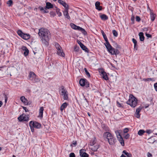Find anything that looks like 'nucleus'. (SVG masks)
<instances>
[{
  "mask_svg": "<svg viewBox=\"0 0 157 157\" xmlns=\"http://www.w3.org/2000/svg\"><path fill=\"white\" fill-rule=\"evenodd\" d=\"M68 104L66 102H65L62 104L60 107V110L62 111L65 108H66Z\"/></svg>",
  "mask_w": 157,
  "mask_h": 157,
  "instance_id": "30",
  "label": "nucleus"
},
{
  "mask_svg": "<svg viewBox=\"0 0 157 157\" xmlns=\"http://www.w3.org/2000/svg\"><path fill=\"white\" fill-rule=\"evenodd\" d=\"M152 131L150 129L147 130L145 132L148 133V134H150L152 132Z\"/></svg>",
  "mask_w": 157,
  "mask_h": 157,
  "instance_id": "49",
  "label": "nucleus"
},
{
  "mask_svg": "<svg viewBox=\"0 0 157 157\" xmlns=\"http://www.w3.org/2000/svg\"><path fill=\"white\" fill-rule=\"evenodd\" d=\"M128 131V129L127 128H126L124 129L123 132L124 133H127Z\"/></svg>",
  "mask_w": 157,
  "mask_h": 157,
  "instance_id": "53",
  "label": "nucleus"
},
{
  "mask_svg": "<svg viewBox=\"0 0 157 157\" xmlns=\"http://www.w3.org/2000/svg\"><path fill=\"white\" fill-rule=\"evenodd\" d=\"M38 34L41 37L42 42L46 45H48V41L51 38V34L47 29H40L39 30Z\"/></svg>",
  "mask_w": 157,
  "mask_h": 157,
  "instance_id": "1",
  "label": "nucleus"
},
{
  "mask_svg": "<svg viewBox=\"0 0 157 157\" xmlns=\"http://www.w3.org/2000/svg\"><path fill=\"white\" fill-rule=\"evenodd\" d=\"M132 41L133 42V43L134 44H136L137 42V41L136 39H135L134 38H132Z\"/></svg>",
  "mask_w": 157,
  "mask_h": 157,
  "instance_id": "55",
  "label": "nucleus"
},
{
  "mask_svg": "<svg viewBox=\"0 0 157 157\" xmlns=\"http://www.w3.org/2000/svg\"><path fill=\"white\" fill-rule=\"evenodd\" d=\"M23 109L25 110V112H27L29 111L28 109H27L26 107H23Z\"/></svg>",
  "mask_w": 157,
  "mask_h": 157,
  "instance_id": "59",
  "label": "nucleus"
},
{
  "mask_svg": "<svg viewBox=\"0 0 157 157\" xmlns=\"http://www.w3.org/2000/svg\"><path fill=\"white\" fill-rule=\"evenodd\" d=\"M139 36L140 41H144V33L142 32H140L139 34Z\"/></svg>",
  "mask_w": 157,
  "mask_h": 157,
  "instance_id": "25",
  "label": "nucleus"
},
{
  "mask_svg": "<svg viewBox=\"0 0 157 157\" xmlns=\"http://www.w3.org/2000/svg\"><path fill=\"white\" fill-rule=\"evenodd\" d=\"M38 9H39L42 12H43L45 9L43 7H42L40 6H39Z\"/></svg>",
  "mask_w": 157,
  "mask_h": 157,
  "instance_id": "44",
  "label": "nucleus"
},
{
  "mask_svg": "<svg viewBox=\"0 0 157 157\" xmlns=\"http://www.w3.org/2000/svg\"><path fill=\"white\" fill-rule=\"evenodd\" d=\"M29 125L30 127L31 132H34V127H33V126H32V125L31 124H30L29 123Z\"/></svg>",
  "mask_w": 157,
  "mask_h": 157,
  "instance_id": "47",
  "label": "nucleus"
},
{
  "mask_svg": "<svg viewBox=\"0 0 157 157\" xmlns=\"http://www.w3.org/2000/svg\"><path fill=\"white\" fill-rule=\"evenodd\" d=\"M50 15L52 16L53 17H54L56 15V14L53 11H51L50 13Z\"/></svg>",
  "mask_w": 157,
  "mask_h": 157,
  "instance_id": "51",
  "label": "nucleus"
},
{
  "mask_svg": "<svg viewBox=\"0 0 157 157\" xmlns=\"http://www.w3.org/2000/svg\"><path fill=\"white\" fill-rule=\"evenodd\" d=\"M99 73L101 74V75L102 74H103L105 72L104 71V70L102 68H100L99 69Z\"/></svg>",
  "mask_w": 157,
  "mask_h": 157,
  "instance_id": "43",
  "label": "nucleus"
},
{
  "mask_svg": "<svg viewBox=\"0 0 157 157\" xmlns=\"http://www.w3.org/2000/svg\"><path fill=\"white\" fill-rule=\"evenodd\" d=\"M100 3L99 2H97L95 3L96 9L100 11L102 10V7L100 6Z\"/></svg>",
  "mask_w": 157,
  "mask_h": 157,
  "instance_id": "22",
  "label": "nucleus"
},
{
  "mask_svg": "<svg viewBox=\"0 0 157 157\" xmlns=\"http://www.w3.org/2000/svg\"><path fill=\"white\" fill-rule=\"evenodd\" d=\"M96 140L95 139H92L90 142L89 144L90 146H92L96 144Z\"/></svg>",
  "mask_w": 157,
  "mask_h": 157,
  "instance_id": "28",
  "label": "nucleus"
},
{
  "mask_svg": "<svg viewBox=\"0 0 157 157\" xmlns=\"http://www.w3.org/2000/svg\"><path fill=\"white\" fill-rule=\"evenodd\" d=\"M75 29L81 31L82 33L84 35H86L87 34V32L84 29L79 26H76V29Z\"/></svg>",
  "mask_w": 157,
  "mask_h": 157,
  "instance_id": "14",
  "label": "nucleus"
},
{
  "mask_svg": "<svg viewBox=\"0 0 157 157\" xmlns=\"http://www.w3.org/2000/svg\"><path fill=\"white\" fill-rule=\"evenodd\" d=\"M55 46L57 50L58 55L63 57H64V54L63 52L61 47L59 44L57 43L56 42L55 43Z\"/></svg>",
  "mask_w": 157,
  "mask_h": 157,
  "instance_id": "7",
  "label": "nucleus"
},
{
  "mask_svg": "<svg viewBox=\"0 0 157 157\" xmlns=\"http://www.w3.org/2000/svg\"><path fill=\"white\" fill-rule=\"evenodd\" d=\"M92 90H94V92H98V90L97 89H92Z\"/></svg>",
  "mask_w": 157,
  "mask_h": 157,
  "instance_id": "64",
  "label": "nucleus"
},
{
  "mask_svg": "<svg viewBox=\"0 0 157 157\" xmlns=\"http://www.w3.org/2000/svg\"><path fill=\"white\" fill-rule=\"evenodd\" d=\"M69 157H75V153L73 152L70 153L69 154Z\"/></svg>",
  "mask_w": 157,
  "mask_h": 157,
  "instance_id": "48",
  "label": "nucleus"
},
{
  "mask_svg": "<svg viewBox=\"0 0 157 157\" xmlns=\"http://www.w3.org/2000/svg\"><path fill=\"white\" fill-rule=\"evenodd\" d=\"M113 62L115 64H117V61L115 60L114 59H113Z\"/></svg>",
  "mask_w": 157,
  "mask_h": 157,
  "instance_id": "63",
  "label": "nucleus"
},
{
  "mask_svg": "<svg viewBox=\"0 0 157 157\" xmlns=\"http://www.w3.org/2000/svg\"><path fill=\"white\" fill-rule=\"evenodd\" d=\"M100 17L101 19L103 20H106L108 19V16L105 14H103L101 15L100 16Z\"/></svg>",
  "mask_w": 157,
  "mask_h": 157,
  "instance_id": "32",
  "label": "nucleus"
},
{
  "mask_svg": "<svg viewBox=\"0 0 157 157\" xmlns=\"http://www.w3.org/2000/svg\"><path fill=\"white\" fill-rule=\"evenodd\" d=\"M29 117L28 115L23 114L18 117V119L20 122L26 121H29Z\"/></svg>",
  "mask_w": 157,
  "mask_h": 157,
  "instance_id": "10",
  "label": "nucleus"
},
{
  "mask_svg": "<svg viewBox=\"0 0 157 157\" xmlns=\"http://www.w3.org/2000/svg\"><path fill=\"white\" fill-rule=\"evenodd\" d=\"M101 33L105 41V43L104 44L105 45L108 51L110 53L113 55L114 54L116 55H117L119 54L120 53V52L117 49H115L113 48L112 46L110 44L108 41L107 38L103 31L101 30Z\"/></svg>",
  "mask_w": 157,
  "mask_h": 157,
  "instance_id": "2",
  "label": "nucleus"
},
{
  "mask_svg": "<svg viewBox=\"0 0 157 157\" xmlns=\"http://www.w3.org/2000/svg\"><path fill=\"white\" fill-rule=\"evenodd\" d=\"M147 157H152V155L151 153L148 152L147 153Z\"/></svg>",
  "mask_w": 157,
  "mask_h": 157,
  "instance_id": "57",
  "label": "nucleus"
},
{
  "mask_svg": "<svg viewBox=\"0 0 157 157\" xmlns=\"http://www.w3.org/2000/svg\"><path fill=\"white\" fill-rule=\"evenodd\" d=\"M143 108L141 106H140L139 108H137L136 109V117L138 118H139L140 117V112L141 110Z\"/></svg>",
  "mask_w": 157,
  "mask_h": 157,
  "instance_id": "16",
  "label": "nucleus"
},
{
  "mask_svg": "<svg viewBox=\"0 0 157 157\" xmlns=\"http://www.w3.org/2000/svg\"><path fill=\"white\" fill-rule=\"evenodd\" d=\"M154 87L155 91L157 92V82L154 84Z\"/></svg>",
  "mask_w": 157,
  "mask_h": 157,
  "instance_id": "54",
  "label": "nucleus"
},
{
  "mask_svg": "<svg viewBox=\"0 0 157 157\" xmlns=\"http://www.w3.org/2000/svg\"><path fill=\"white\" fill-rule=\"evenodd\" d=\"M17 33L19 36L24 40H27L30 38V35L29 34L24 33L20 30H18Z\"/></svg>",
  "mask_w": 157,
  "mask_h": 157,
  "instance_id": "6",
  "label": "nucleus"
},
{
  "mask_svg": "<svg viewBox=\"0 0 157 157\" xmlns=\"http://www.w3.org/2000/svg\"><path fill=\"white\" fill-rule=\"evenodd\" d=\"M102 128L105 131L108 132L109 131L110 129L109 127L105 124H102L101 125Z\"/></svg>",
  "mask_w": 157,
  "mask_h": 157,
  "instance_id": "27",
  "label": "nucleus"
},
{
  "mask_svg": "<svg viewBox=\"0 0 157 157\" xmlns=\"http://www.w3.org/2000/svg\"><path fill=\"white\" fill-rule=\"evenodd\" d=\"M120 131V130H118L116 131L115 132L117 138H118V137H120L121 136V133Z\"/></svg>",
  "mask_w": 157,
  "mask_h": 157,
  "instance_id": "35",
  "label": "nucleus"
},
{
  "mask_svg": "<svg viewBox=\"0 0 157 157\" xmlns=\"http://www.w3.org/2000/svg\"><path fill=\"white\" fill-rule=\"evenodd\" d=\"M68 10L69 9H66L63 11V14L65 17L68 19H69L70 17L68 13Z\"/></svg>",
  "mask_w": 157,
  "mask_h": 157,
  "instance_id": "19",
  "label": "nucleus"
},
{
  "mask_svg": "<svg viewBox=\"0 0 157 157\" xmlns=\"http://www.w3.org/2000/svg\"><path fill=\"white\" fill-rule=\"evenodd\" d=\"M58 3L60 5H62L66 9H69V6L64 1L62 0H58Z\"/></svg>",
  "mask_w": 157,
  "mask_h": 157,
  "instance_id": "12",
  "label": "nucleus"
},
{
  "mask_svg": "<svg viewBox=\"0 0 157 157\" xmlns=\"http://www.w3.org/2000/svg\"><path fill=\"white\" fill-rule=\"evenodd\" d=\"M145 132V131L144 130L140 129L138 132V134L140 136H142Z\"/></svg>",
  "mask_w": 157,
  "mask_h": 157,
  "instance_id": "36",
  "label": "nucleus"
},
{
  "mask_svg": "<svg viewBox=\"0 0 157 157\" xmlns=\"http://www.w3.org/2000/svg\"><path fill=\"white\" fill-rule=\"evenodd\" d=\"M4 96V98L5 99V102L6 103L8 99V96L5 93H4L3 94Z\"/></svg>",
  "mask_w": 157,
  "mask_h": 157,
  "instance_id": "45",
  "label": "nucleus"
},
{
  "mask_svg": "<svg viewBox=\"0 0 157 157\" xmlns=\"http://www.w3.org/2000/svg\"><path fill=\"white\" fill-rule=\"evenodd\" d=\"M21 49L25 51L24 54L25 56H26L28 54L29 51L26 47L23 46L22 47Z\"/></svg>",
  "mask_w": 157,
  "mask_h": 157,
  "instance_id": "20",
  "label": "nucleus"
},
{
  "mask_svg": "<svg viewBox=\"0 0 157 157\" xmlns=\"http://www.w3.org/2000/svg\"><path fill=\"white\" fill-rule=\"evenodd\" d=\"M103 137L106 139L105 140L108 142L110 145H113L117 141L116 138L109 132H104Z\"/></svg>",
  "mask_w": 157,
  "mask_h": 157,
  "instance_id": "3",
  "label": "nucleus"
},
{
  "mask_svg": "<svg viewBox=\"0 0 157 157\" xmlns=\"http://www.w3.org/2000/svg\"><path fill=\"white\" fill-rule=\"evenodd\" d=\"M83 151L84 150L83 149L80 150L79 151L80 155L81 157H89L88 154Z\"/></svg>",
  "mask_w": 157,
  "mask_h": 157,
  "instance_id": "15",
  "label": "nucleus"
},
{
  "mask_svg": "<svg viewBox=\"0 0 157 157\" xmlns=\"http://www.w3.org/2000/svg\"><path fill=\"white\" fill-rule=\"evenodd\" d=\"M155 136H152L149 138L147 140L148 142L150 143L153 144L155 141V139L154 138Z\"/></svg>",
  "mask_w": 157,
  "mask_h": 157,
  "instance_id": "26",
  "label": "nucleus"
},
{
  "mask_svg": "<svg viewBox=\"0 0 157 157\" xmlns=\"http://www.w3.org/2000/svg\"><path fill=\"white\" fill-rule=\"evenodd\" d=\"M117 104L118 105V107H121V104L118 101H117Z\"/></svg>",
  "mask_w": 157,
  "mask_h": 157,
  "instance_id": "61",
  "label": "nucleus"
},
{
  "mask_svg": "<svg viewBox=\"0 0 157 157\" xmlns=\"http://www.w3.org/2000/svg\"><path fill=\"white\" fill-rule=\"evenodd\" d=\"M130 137V135L129 134H127L124 136L125 139H128Z\"/></svg>",
  "mask_w": 157,
  "mask_h": 157,
  "instance_id": "52",
  "label": "nucleus"
},
{
  "mask_svg": "<svg viewBox=\"0 0 157 157\" xmlns=\"http://www.w3.org/2000/svg\"><path fill=\"white\" fill-rule=\"evenodd\" d=\"M143 31H146V32L148 31V29L147 28H144L143 29Z\"/></svg>",
  "mask_w": 157,
  "mask_h": 157,
  "instance_id": "60",
  "label": "nucleus"
},
{
  "mask_svg": "<svg viewBox=\"0 0 157 157\" xmlns=\"http://www.w3.org/2000/svg\"><path fill=\"white\" fill-rule=\"evenodd\" d=\"M134 18H135L134 16L133 15L131 17V20L133 24L134 23Z\"/></svg>",
  "mask_w": 157,
  "mask_h": 157,
  "instance_id": "58",
  "label": "nucleus"
},
{
  "mask_svg": "<svg viewBox=\"0 0 157 157\" xmlns=\"http://www.w3.org/2000/svg\"><path fill=\"white\" fill-rule=\"evenodd\" d=\"M84 71L86 73V75L88 78H90V73L88 72V71H87V69L86 68H84Z\"/></svg>",
  "mask_w": 157,
  "mask_h": 157,
  "instance_id": "39",
  "label": "nucleus"
},
{
  "mask_svg": "<svg viewBox=\"0 0 157 157\" xmlns=\"http://www.w3.org/2000/svg\"><path fill=\"white\" fill-rule=\"evenodd\" d=\"M154 78H144L143 79V80L145 81H154L155 80L153 79Z\"/></svg>",
  "mask_w": 157,
  "mask_h": 157,
  "instance_id": "38",
  "label": "nucleus"
},
{
  "mask_svg": "<svg viewBox=\"0 0 157 157\" xmlns=\"http://www.w3.org/2000/svg\"><path fill=\"white\" fill-rule=\"evenodd\" d=\"M39 117L41 118H42L43 117V113L44 111V108L43 107L40 108L39 110Z\"/></svg>",
  "mask_w": 157,
  "mask_h": 157,
  "instance_id": "24",
  "label": "nucleus"
},
{
  "mask_svg": "<svg viewBox=\"0 0 157 157\" xmlns=\"http://www.w3.org/2000/svg\"><path fill=\"white\" fill-rule=\"evenodd\" d=\"M78 43L79 44L82 50H84L85 52H87L88 49L82 43L79 41L78 42Z\"/></svg>",
  "mask_w": 157,
  "mask_h": 157,
  "instance_id": "21",
  "label": "nucleus"
},
{
  "mask_svg": "<svg viewBox=\"0 0 157 157\" xmlns=\"http://www.w3.org/2000/svg\"><path fill=\"white\" fill-rule=\"evenodd\" d=\"M102 77L105 80H107L109 79V78L107 75L106 73L105 72L104 73L101 75Z\"/></svg>",
  "mask_w": 157,
  "mask_h": 157,
  "instance_id": "33",
  "label": "nucleus"
},
{
  "mask_svg": "<svg viewBox=\"0 0 157 157\" xmlns=\"http://www.w3.org/2000/svg\"><path fill=\"white\" fill-rule=\"evenodd\" d=\"M79 49V48L78 47L75 46L74 47V50L75 51H78Z\"/></svg>",
  "mask_w": 157,
  "mask_h": 157,
  "instance_id": "56",
  "label": "nucleus"
},
{
  "mask_svg": "<svg viewBox=\"0 0 157 157\" xmlns=\"http://www.w3.org/2000/svg\"><path fill=\"white\" fill-rule=\"evenodd\" d=\"M136 21L138 22H139L141 20V19H140V17L139 16H136Z\"/></svg>",
  "mask_w": 157,
  "mask_h": 157,
  "instance_id": "46",
  "label": "nucleus"
},
{
  "mask_svg": "<svg viewBox=\"0 0 157 157\" xmlns=\"http://www.w3.org/2000/svg\"><path fill=\"white\" fill-rule=\"evenodd\" d=\"M56 9H55L56 10V13L58 16L60 17L62 16V14L61 12H60V10L59 8H58L56 7H55Z\"/></svg>",
  "mask_w": 157,
  "mask_h": 157,
  "instance_id": "31",
  "label": "nucleus"
},
{
  "mask_svg": "<svg viewBox=\"0 0 157 157\" xmlns=\"http://www.w3.org/2000/svg\"><path fill=\"white\" fill-rule=\"evenodd\" d=\"M77 144V141L76 140L73 141L72 144H71L70 146L71 147H75Z\"/></svg>",
  "mask_w": 157,
  "mask_h": 157,
  "instance_id": "34",
  "label": "nucleus"
},
{
  "mask_svg": "<svg viewBox=\"0 0 157 157\" xmlns=\"http://www.w3.org/2000/svg\"><path fill=\"white\" fill-rule=\"evenodd\" d=\"M7 4L9 6H11L13 4V1L12 0H9L7 2Z\"/></svg>",
  "mask_w": 157,
  "mask_h": 157,
  "instance_id": "41",
  "label": "nucleus"
},
{
  "mask_svg": "<svg viewBox=\"0 0 157 157\" xmlns=\"http://www.w3.org/2000/svg\"><path fill=\"white\" fill-rule=\"evenodd\" d=\"M117 138L121 143V145L122 146H124V143L122 136H121L120 137H118Z\"/></svg>",
  "mask_w": 157,
  "mask_h": 157,
  "instance_id": "29",
  "label": "nucleus"
},
{
  "mask_svg": "<svg viewBox=\"0 0 157 157\" xmlns=\"http://www.w3.org/2000/svg\"><path fill=\"white\" fill-rule=\"evenodd\" d=\"M79 83L80 86H85L86 88H88L89 87V82L85 78H81L79 80Z\"/></svg>",
  "mask_w": 157,
  "mask_h": 157,
  "instance_id": "8",
  "label": "nucleus"
},
{
  "mask_svg": "<svg viewBox=\"0 0 157 157\" xmlns=\"http://www.w3.org/2000/svg\"><path fill=\"white\" fill-rule=\"evenodd\" d=\"M145 35L148 38H151L152 37V36L150 34H148L147 32H146V33H145Z\"/></svg>",
  "mask_w": 157,
  "mask_h": 157,
  "instance_id": "50",
  "label": "nucleus"
},
{
  "mask_svg": "<svg viewBox=\"0 0 157 157\" xmlns=\"http://www.w3.org/2000/svg\"><path fill=\"white\" fill-rule=\"evenodd\" d=\"M137 99L132 94L129 96L128 100L126 102V103L130 105L132 107L134 108L138 104Z\"/></svg>",
  "mask_w": 157,
  "mask_h": 157,
  "instance_id": "4",
  "label": "nucleus"
},
{
  "mask_svg": "<svg viewBox=\"0 0 157 157\" xmlns=\"http://www.w3.org/2000/svg\"><path fill=\"white\" fill-rule=\"evenodd\" d=\"M28 79L33 83L38 82L40 81V78H39L32 71H30L29 73Z\"/></svg>",
  "mask_w": 157,
  "mask_h": 157,
  "instance_id": "5",
  "label": "nucleus"
},
{
  "mask_svg": "<svg viewBox=\"0 0 157 157\" xmlns=\"http://www.w3.org/2000/svg\"><path fill=\"white\" fill-rule=\"evenodd\" d=\"M113 33V36L115 37H117L118 36V33L115 30H113L112 31Z\"/></svg>",
  "mask_w": 157,
  "mask_h": 157,
  "instance_id": "40",
  "label": "nucleus"
},
{
  "mask_svg": "<svg viewBox=\"0 0 157 157\" xmlns=\"http://www.w3.org/2000/svg\"><path fill=\"white\" fill-rule=\"evenodd\" d=\"M148 8L149 9L150 11V15L151 20L152 21H153L155 19V14L154 13L153 10H151L149 6H148Z\"/></svg>",
  "mask_w": 157,
  "mask_h": 157,
  "instance_id": "13",
  "label": "nucleus"
},
{
  "mask_svg": "<svg viewBox=\"0 0 157 157\" xmlns=\"http://www.w3.org/2000/svg\"><path fill=\"white\" fill-rule=\"evenodd\" d=\"M53 7V5L49 2H46V6L44 8L45 9H49L51 8H52Z\"/></svg>",
  "mask_w": 157,
  "mask_h": 157,
  "instance_id": "23",
  "label": "nucleus"
},
{
  "mask_svg": "<svg viewBox=\"0 0 157 157\" xmlns=\"http://www.w3.org/2000/svg\"><path fill=\"white\" fill-rule=\"evenodd\" d=\"M61 95L63 96V98L64 100H67L68 99V94L67 91L65 89L63 86H61Z\"/></svg>",
  "mask_w": 157,
  "mask_h": 157,
  "instance_id": "9",
  "label": "nucleus"
},
{
  "mask_svg": "<svg viewBox=\"0 0 157 157\" xmlns=\"http://www.w3.org/2000/svg\"><path fill=\"white\" fill-rule=\"evenodd\" d=\"M122 153L126 155L127 157L130 156H132L131 154L130 153L127 152L126 150H124L123 151Z\"/></svg>",
  "mask_w": 157,
  "mask_h": 157,
  "instance_id": "37",
  "label": "nucleus"
},
{
  "mask_svg": "<svg viewBox=\"0 0 157 157\" xmlns=\"http://www.w3.org/2000/svg\"><path fill=\"white\" fill-rule=\"evenodd\" d=\"M100 145L99 144H96L95 145L92 146L90 148L94 151H96L98 149Z\"/></svg>",
  "mask_w": 157,
  "mask_h": 157,
  "instance_id": "18",
  "label": "nucleus"
},
{
  "mask_svg": "<svg viewBox=\"0 0 157 157\" xmlns=\"http://www.w3.org/2000/svg\"><path fill=\"white\" fill-rule=\"evenodd\" d=\"M46 9H44V10L43 11V13H48V11L47 10H46Z\"/></svg>",
  "mask_w": 157,
  "mask_h": 157,
  "instance_id": "62",
  "label": "nucleus"
},
{
  "mask_svg": "<svg viewBox=\"0 0 157 157\" xmlns=\"http://www.w3.org/2000/svg\"><path fill=\"white\" fill-rule=\"evenodd\" d=\"M30 124L32 125V126L36 128H40L41 127V124L40 123L34 121H31L29 123Z\"/></svg>",
  "mask_w": 157,
  "mask_h": 157,
  "instance_id": "11",
  "label": "nucleus"
},
{
  "mask_svg": "<svg viewBox=\"0 0 157 157\" xmlns=\"http://www.w3.org/2000/svg\"><path fill=\"white\" fill-rule=\"evenodd\" d=\"M20 100L21 102L23 103L25 105H28L29 104L27 99L25 98L24 96L21 97Z\"/></svg>",
  "mask_w": 157,
  "mask_h": 157,
  "instance_id": "17",
  "label": "nucleus"
},
{
  "mask_svg": "<svg viewBox=\"0 0 157 157\" xmlns=\"http://www.w3.org/2000/svg\"><path fill=\"white\" fill-rule=\"evenodd\" d=\"M70 26L73 29H76V27L77 25L74 23H71L70 24Z\"/></svg>",
  "mask_w": 157,
  "mask_h": 157,
  "instance_id": "42",
  "label": "nucleus"
}]
</instances>
